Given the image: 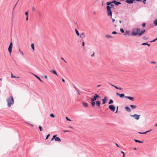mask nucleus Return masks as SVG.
<instances>
[{
	"label": "nucleus",
	"instance_id": "1",
	"mask_svg": "<svg viewBox=\"0 0 157 157\" xmlns=\"http://www.w3.org/2000/svg\"><path fill=\"white\" fill-rule=\"evenodd\" d=\"M6 101L7 102L8 107H10L11 105L14 103L13 97L12 96H10V97L8 98L6 100Z\"/></svg>",
	"mask_w": 157,
	"mask_h": 157
},
{
	"label": "nucleus",
	"instance_id": "2",
	"mask_svg": "<svg viewBox=\"0 0 157 157\" xmlns=\"http://www.w3.org/2000/svg\"><path fill=\"white\" fill-rule=\"evenodd\" d=\"M140 31L139 28H137L134 29L133 31L131 33V35L132 36H135L138 35L139 36V33Z\"/></svg>",
	"mask_w": 157,
	"mask_h": 157
},
{
	"label": "nucleus",
	"instance_id": "3",
	"mask_svg": "<svg viewBox=\"0 0 157 157\" xmlns=\"http://www.w3.org/2000/svg\"><path fill=\"white\" fill-rule=\"evenodd\" d=\"M140 115H138L136 114H135L133 115H131L130 116L134 118L136 120H138L140 118Z\"/></svg>",
	"mask_w": 157,
	"mask_h": 157
},
{
	"label": "nucleus",
	"instance_id": "4",
	"mask_svg": "<svg viewBox=\"0 0 157 157\" xmlns=\"http://www.w3.org/2000/svg\"><path fill=\"white\" fill-rule=\"evenodd\" d=\"M109 108L112 112H114L115 111V109L114 106L112 105H110L109 106Z\"/></svg>",
	"mask_w": 157,
	"mask_h": 157
},
{
	"label": "nucleus",
	"instance_id": "5",
	"mask_svg": "<svg viewBox=\"0 0 157 157\" xmlns=\"http://www.w3.org/2000/svg\"><path fill=\"white\" fill-rule=\"evenodd\" d=\"M13 47V44L12 42H11L9 45V47L8 48V51L11 54L12 52V48Z\"/></svg>",
	"mask_w": 157,
	"mask_h": 157
},
{
	"label": "nucleus",
	"instance_id": "6",
	"mask_svg": "<svg viewBox=\"0 0 157 157\" xmlns=\"http://www.w3.org/2000/svg\"><path fill=\"white\" fill-rule=\"evenodd\" d=\"M107 12L108 16H110L111 18H112V12L111 10H107Z\"/></svg>",
	"mask_w": 157,
	"mask_h": 157
},
{
	"label": "nucleus",
	"instance_id": "7",
	"mask_svg": "<svg viewBox=\"0 0 157 157\" xmlns=\"http://www.w3.org/2000/svg\"><path fill=\"white\" fill-rule=\"evenodd\" d=\"M116 94L117 96H119L120 98H122L124 97V94H120L118 93H116Z\"/></svg>",
	"mask_w": 157,
	"mask_h": 157
},
{
	"label": "nucleus",
	"instance_id": "8",
	"mask_svg": "<svg viewBox=\"0 0 157 157\" xmlns=\"http://www.w3.org/2000/svg\"><path fill=\"white\" fill-rule=\"evenodd\" d=\"M107 97L106 96H105L104 97V98L103 99H102V104H105L106 103V101L107 100Z\"/></svg>",
	"mask_w": 157,
	"mask_h": 157
},
{
	"label": "nucleus",
	"instance_id": "9",
	"mask_svg": "<svg viewBox=\"0 0 157 157\" xmlns=\"http://www.w3.org/2000/svg\"><path fill=\"white\" fill-rule=\"evenodd\" d=\"M134 1V0H126L125 2L129 4H131Z\"/></svg>",
	"mask_w": 157,
	"mask_h": 157
},
{
	"label": "nucleus",
	"instance_id": "10",
	"mask_svg": "<svg viewBox=\"0 0 157 157\" xmlns=\"http://www.w3.org/2000/svg\"><path fill=\"white\" fill-rule=\"evenodd\" d=\"M55 140L56 141H57L59 142H60L61 141L60 138L59 137H55Z\"/></svg>",
	"mask_w": 157,
	"mask_h": 157
},
{
	"label": "nucleus",
	"instance_id": "11",
	"mask_svg": "<svg viewBox=\"0 0 157 157\" xmlns=\"http://www.w3.org/2000/svg\"><path fill=\"white\" fill-rule=\"evenodd\" d=\"M125 98L128 99L130 100L133 101L134 100V98L130 96H125Z\"/></svg>",
	"mask_w": 157,
	"mask_h": 157
},
{
	"label": "nucleus",
	"instance_id": "12",
	"mask_svg": "<svg viewBox=\"0 0 157 157\" xmlns=\"http://www.w3.org/2000/svg\"><path fill=\"white\" fill-rule=\"evenodd\" d=\"M125 109H126L128 112H130L131 111V110L129 107L128 106H126L124 107Z\"/></svg>",
	"mask_w": 157,
	"mask_h": 157
},
{
	"label": "nucleus",
	"instance_id": "13",
	"mask_svg": "<svg viewBox=\"0 0 157 157\" xmlns=\"http://www.w3.org/2000/svg\"><path fill=\"white\" fill-rule=\"evenodd\" d=\"M96 105L98 107H99L100 106V103L99 101H96Z\"/></svg>",
	"mask_w": 157,
	"mask_h": 157
},
{
	"label": "nucleus",
	"instance_id": "14",
	"mask_svg": "<svg viewBox=\"0 0 157 157\" xmlns=\"http://www.w3.org/2000/svg\"><path fill=\"white\" fill-rule=\"evenodd\" d=\"M145 32V30H143L141 31V32L140 31V33H139V36H140L141 35L143 34Z\"/></svg>",
	"mask_w": 157,
	"mask_h": 157
},
{
	"label": "nucleus",
	"instance_id": "15",
	"mask_svg": "<svg viewBox=\"0 0 157 157\" xmlns=\"http://www.w3.org/2000/svg\"><path fill=\"white\" fill-rule=\"evenodd\" d=\"M33 75L35 76L38 79H39L41 82H42V81L41 79L37 75H35L33 74Z\"/></svg>",
	"mask_w": 157,
	"mask_h": 157
},
{
	"label": "nucleus",
	"instance_id": "16",
	"mask_svg": "<svg viewBox=\"0 0 157 157\" xmlns=\"http://www.w3.org/2000/svg\"><path fill=\"white\" fill-rule=\"evenodd\" d=\"M130 106L132 109H134L136 108V105H130Z\"/></svg>",
	"mask_w": 157,
	"mask_h": 157
},
{
	"label": "nucleus",
	"instance_id": "17",
	"mask_svg": "<svg viewBox=\"0 0 157 157\" xmlns=\"http://www.w3.org/2000/svg\"><path fill=\"white\" fill-rule=\"evenodd\" d=\"M50 72L52 73H54V74H55L56 75H58L56 71H55L54 70H52L50 71Z\"/></svg>",
	"mask_w": 157,
	"mask_h": 157
},
{
	"label": "nucleus",
	"instance_id": "18",
	"mask_svg": "<svg viewBox=\"0 0 157 157\" xmlns=\"http://www.w3.org/2000/svg\"><path fill=\"white\" fill-rule=\"evenodd\" d=\"M82 104L85 107H87L88 106V104L86 102H83Z\"/></svg>",
	"mask_w": 157,
	"mask_h": 157
},
{
	"label": "nucleus",
	"instance_id": "19",
	"mask_svg": "<svg viewBox=\"0 0 157 157\" xmlns=\"http://www.w3.org/2000/svg\"><path fill=\"white\" fill-rule=\"evenodd\" d=\"M97 99L96 98L94 97H94H93V98H92L91 99V101H95Z\"/></svg>",
	"mask_w": 157,
	"mask_h": 157
},
{
	"label": "nucleus",
	"instance_id": "20",
	"mask_svg": "<svg viewBox=\"0 0 157 157\" xmlns=\"http://www.w3.org/2000/svg\"><path fill=\"white\" fill-rule=\"evenodd\" d=\"M134 140L136 142H138L140 143H143V142L142 141H141L140 140H137L135 139Z\"/></svg>",
	"mask_w": 157,
	"mask_h": 157
},
{
	"label": "nucleus",
	"instance_id": "21",
	"mask_svg": "<svg viewBox=\"0 0 157 157\" xmlns=\"http://www.w3.org/2000/svg\"><path fill=\"white\" fill-rule=\"evenodd\" d=\"M106 37L107 38H112L113 37L109 35H106Z\"/></svg>",
	"mask_w": 157,
	"mask_h": 157
},
{
	"label": "nucleus",
	"instance_id": "22",
	"mask_svg": "<svg viewBox=\"0 0 157 157\" xmlns=\"http://www.w3.org/2000/svg\"><path fill=\"white\" fill-rule=\"evenodd\" d=\"M154 24L155 25H157V18L154 21Z\"/></svg>",
	"mask_w": 157,
	"mask_h": 157
},
{
	"label": "nucleus",
	"instance_id": "23",
	"mask_svg": "<svg viewBox=\"0 0 157 157\" xmlns=\"http://www.w3.org/2000/svg\"><path fill=\"white\" fill-rule=\"evenodd\" d=\"M91 105H92V107H94L95 104V102L94 101H92V102L91 103Z\"/></svg>",
	"mask_w": 157,
	"mask_h": 157
},
{
	"label": "nucleus",
	"instance_id": "24",
	"mask_svg": "<svg viewBox=\"0 0 157 157\" xmlns=\"http://www.w3.org/2000/svg\"><path fill=\"white\" fill-rule=\"evenodd\" d=\"M111 6H106V9L107 10H111Z\"/></svg>",
	"mask_w": 157,
	"mask_h": 157
},
{
	"label": "nucleus",
	"instance_id": "25",
	"mask_svg": "<svg viewBox=\"0 0 157 157\" xmlns=\"http://www.w3.org/2000/svg\"><path fill=\"white\" fill-rule=\"evenodd\" d=\"M113 103V101L112 99H110L109 102V104H112Z\"/></svg>",
	"mask_w": 157,
	"mask_h": 157
},
{
	"label": "nucleus",
	"instance_id": "26",
	"mask_svg": "<svg viewBox=\"0 0 157 157\" xmlns=\"http://www.w3.org/2000/svg\"><path fill=\"white\" fill-rule=\"evenodd\" d=\"M75 31L76 32V33L77 35L78 36H79V34L78 31L76 29H75Z\"/></svg>",
	"mask_w": 157,
	"mask_h": 157
},
{
	"label": "nucleus",
	"instance_id": "27",
	"mask_svg": "<svg viewBox=\"0 0 157 157\" xmlns=\"http://www.w3.org/2000/svg\"><path fill=\"white\" fill-rule=\"evenodd\" d=\"M114 87L117 89H119L120 90H122V88L121 87H118L116 86H114Z\"/></svg>",
	"mask_w": 157,
	"mask_h": 157
},
{
	"label": "nucleus",
	"instance_id": "28",
	"mask_svg": "<svg viewBox=\"0 0 157 157\" xmlns=\"http://www.w3.org/2000/svg\"><path fill=\"white\" fill-rule=\"evenodd\" d=\"M121 4V3L120 2H116L115 5L116 6H118L119 5Z\"/></svg>",
	"mask_w": 157,
	"mask_h": 157
},
{
	"label": "nucleus",
	"instance_id": "29",
	"mask_svg": "<svg viewBox=\"0 0 157 157\" xmlns=\"http://www.w3.org/2000/svg\"><path fill=\"white\" fill-rule=\"evenodd\" d=\"M94 96L96 98V99H97V98L99 97V96L98 95L96 94H95Z\"/></svg>",
	"mask_w": 157,
	"mask_h": 157
},
{
	"label": "nucleus",
	"instance_id": "30",
	"mask_svg": "<svg viewBox=\"0 0 157 157\" xmlns=\"http://www.w3.org/2000/svg\"><path fill=\"white\" fill-rule=\"evenodd\" d=\"M31 46L32 47V48L33 49V50H34V45L33 44H32L31 45Z\"/></svg>",
	"mask_w": 157,
	"mask_h": 157
},
{
	"label": "nucleus",
	"instance_id": "31",
	"mask_svg": "<svg viewBox=\"0 0 157 157\" xmlns=\"http://www.w3.org/2000/svg\"><path fill=\"white\" fill-rule=\"evenodd\" d=\"M85 34V33H82L81 35H80V37L81 38H83V37H84V36H82L83 35H84Z\"/></svg>",
	"mask_w": 157,
	"mask_h": 157
},
{
	"label": "nucleus",
	"instance_id": "32",
	"mask_svg": "<svg viewBox=\"0 0 157 157\" xmlns=\"http://www.w3.org/2000/svg\"><path fill=\"white\" fill-rule=\"evenodd\" d=\"M111 3V2H108L106 3V4L108 6H109V5H110Z\"/></svg>",
	"mask_w": 157,
	"mask_h": 157
},
{
	"label": "nucleus",
	"instance_id": "33",
	"mask_svg": "<svg viewBox=\"0 0 157 157\" xmlns=\"http://www.w3.org/2000/svg\"><path fill=\"white\" fill-rule=\"evenodd\" d=\"M50 116L52 117H55L54 114L53 113L50 114Z\"/></svg>",
	"mask_w": 157,
	"mask_h": 157
},
{
	"label": "nucleus",
	"instance_id": "34",
	"mask_svg": "<svg viewBox=\"0 0 157 157\" xmlns=\"http://www.w3.org/2000/svg\"><path fill=\"white\" fill-rule=\"evenodd\" d=\"M56 135H55L53 136V138L51 140L52 141L54 139L55 140V137H56Z\"/></svg>",
	"mask_w": 157,
	"mask_h": 157
},
{
	"label": "nucleus",
	"instance_id": "35",
	"mask_svg": "<svg viewBox=\"0 0 157 157\" xmlns=\"http://www.w3.org/2000/svg\"><path fill=\"white\" fill-rule=\"evenodd\" d=\"M120 31L122 33H124V31L123 29L121 28L120 29Z\"/></svg>",
	"mask_w": 157,
	"mask_h": 157
},
{
	"label": "nucleus",
	"instance_id": "36",
	"mask_svg": "<svg viewBox=\"0 0 157 157\" xmlns=\"http://www.w3.org/2000/svg\"><path fill=\"white\" fill-rule=\"evenodd\" d=\"M130 33V31L128 30H126L125 32V34H129Z\"/></svg>",
	"mask_w": 157,
	"mask_h": 157
},
{
	"label": "nucleus",
	"instance_id": "37",
	"mask_svg": "<svg viewBox=\"0 0 157 157\" xmlns=\"http://www.w3.org/2000/svg\"><path fill=\"white\" fill-rule=\"evenodd\" d=\"M39 128L40 131H42V128L41 126H39Z\"/></svg>",
	"mask_w": 157,
	"mask_h": 157
},
{
	"label": "nucleus",
	"instance_id": "38",
	"mask_svg": "<svg viewBox=\"0 0 157 157\" xmlns=\"http://www.w3.org/2000/svg\"><path fill=\"white\" fill-rule=\"evenodd\" d=\"M157 40V37L156 38H155V39L154 40L151 41L150 42H155V41Z\"/></svg>",
	"mask_w": 157,
	"mask_h": 157
},
{
	"label": "nucleus",
	"instance_id": "39",
	"mask_svg": "<svg viewBox=\"0 0 157 157\" xmlns=\"http://www.w3.org/2000/svg\"><path fill=\"white\" fill-rule=\"evenodd\" d=\"M50 135V134H48L47 136L46 137V139H45L46 140L48 138V137Z\"/></svg>",
	"mask_w": 157,
	"mask_h": 157
},
{
	"label": "nucleus",
	"instance_id": "40",
	"mask_svg": "<svg viewBox=\"0 0 157 157\" xmlns=\"http://www.w3.org/2000/svg\"><path fill=\"white\" fill-rule=\"evenodd\" d=\"M112 33L113 34H116L117 33L115 31H113L112 32Z\"/></svg>",
	"mask_w": 157,
	"mask_h": 157
},
{
	"label": "nucleus",
	"instance_id": "41",
	"mask_svg": "<svg viewBox=\"0 0 157 157\" xmlns=\"http://www.w3.org/2000/svg\"><path fill=\"white\" fill-rule=\"evenodd\" d=\"M147 43H144L142 44V45H147Z\"/></svg>",
	"mask_w": 157,
	"mask_h": 157
},
{
	"label": "nucleus",
	"instance_id": "42",
	"mask_svg": "<svg viewBox=\"0 0 157 157\" xmlns=\"http://www.w3.org/2000/svg\"><path fill=\"white\" fill-rule=\"evenodd\" d=\"M146 24L145 23H143L142 24V26L143 27H145V26Z\"/></svg>",
	"mask_w": 157,
	"mask_h": 157
},
{
	"label": "nucleus",
	"instance_id": "43",
	"mask_svg": "<svg viewBox=\"0 0 157 157\" xmlns=\"http://www.w3.org/2000/svg\"><path fill=\"white\" fill-rule=\"evenodd\" d=\"M25 14L26 16H28V11L25 12Z\"/></svg>",
	"mask_w": 157,
	"mask_h": 157
},
{
	"label": "nucleus",
	"instance_id": "44",
	"mask_svg": "<svg viewBox=\"0 0 157 157\" xmlns=\"http://www.w3.org/2000/svg\"><path fill=\"white\" fill-rule=\"evenodd\" d=\"M116 0H114V1H113L112 2H111V3H114L115 4V3H116Z\"/></svg>",
	"mask_w": 157,
	"mask_h": 157
},
{
	"label": "nucleus",
	"instance_id": "45",
	"mask_svg": "<svg viewBox=\"0 0 157 157\" xmlns=\"http://www.w3.org/2000/svg\"><path fill=\"white\" fill-rule=\"evenodd\" d=\"M11 78H16V77L15 76H13V75L12 73H11Z\"/></svg>",
	"mask_w": 157,
	"mask_h": 157
},
{
	"label": "nucleus",
	"instance_id": "46",
	"mask_svg": "<svg viewBox=\"0 0 157 157\" xmlns=\"http://www.w3.org/2000/svg\"><path fill=\"white\" fill-rule=\"evenodd\" d=\"M114 6V5L113 4H111L110 5V6H111V7H113V6Z\"/></svg>",
	"mask_w": 157,
	"mask_h": 157
},
{
	"label": "nucleus",
	"instance_id": "47",
	"mask_svg": "<svg viewBox=\"0 0 157 157\" xmlns=\"http://www.w3.org/2000/svg\"><path fill=\"white\" fill-rule=\"evenodd\" d=\"M66 119L67 121H71V120L69 119L67 117H66Z\"/></svg>",
	"mask_w": 157,
	"mask_h": 157
},
{
	"label": "nucleus",
	"instance_id": "48",
	"mask_svg": "<svg viewBox=\"0 0 157 157\" xmlns=\"http://www.w3.org/2000/svg\"><path fill=\"white\" fill-rule=\"evenodd\" d=\"M118 106H117V107L116 111L115 112V113H117L118 110Z\"/></svg>",
	"mask_w": 157,
	"mask_h": 157
},
{
	"label": "nucleus",
	"instance_id": "49",
	"mask_svg": "<svg viewBox=\"0 0 157 157\" xmlns=\"http://www.w3.org/2000/svg\"><path fill=\"white\" fill-rule=\"evenodd\" d=\"M19 51L20 52H21V53L22 54V55H24V54H23V52H22L20 50V49H19Z\"/></svg>",
	"mask_w": 157,
	"mask_h": 157
},
{
	"label": "nucleus",
	"instance_id": "50",
	"mask_svg": "<svg viewBox=\"0 0 157 157\" xmlns=\"http://www.w3.org/2000/svg\"><path fill=\"white\" fill-rule=\"evenodd\" d=\"M61 59L63 60L66 63H67V62L65 61V60L64 59L63 57H61Z\"/></svg>",
	"mask_w": 157,
	"mask_h": 157
},
{
	"label": "nucleus",
	"instance_id": "51",
	"mask_svg": "<svg viewBox=\"0 0 157 157\" xmlns=\"http://www.w3.org/2000/svg\"><path fill=\"white\" fill-rule=\"evenodd\" d=\"M32 10L33 11H35V8L34 6L32 7Z\"/></svg>",
	"mask_w": 157,
	"mask_h": 157
},
{
	"label": "nucleus",
	"instance_id": "52",
	"mask_svg": "<svg viewBox=\"0 0 157 157\" xmlns=\"http://www.w3.org/2000/svg\"><path fill=\"white\" fill-rule=\"evenodd\" d=\"M151 63L152 64H155L156 63V62H155L153 61L151 62Z\"/></svg>",
	"mask_w": 157,
	"mask_h": 157
},
{
	"label": "nucleus",
	"instance_id": "53",
	"mask_svg": "<svg viewBox=\"0 0 157 157\" xmlns=\"http://www.w3.org/2000/svg\"><path fill=\"white\" fill-rule=\"evenodd\" d=\"M18 1L17 2V3H16V4L15 5V6H14V8H13V9H14L15 8V7L17 5V3H18Z\"/></svg>",
	"mask_w": 157,
	"mask_h": 157
},
{
	"label": "nucleus",
	"instance_id": "54",
	"mask_svg": "<svg viewBox=\"0 0 157 157\" xmlns=\"http://www.w3.org/2000/svg\"><path fill=\"white\" fill-rule=\"evenodd\" d=\"M112 19L113 22H114L115 21V20L113 18H112Z\"/></svg>",
	"mask_w": 157,
	"mask_h": 157
},
{
	"label": "nucleus",
	"instance_id": "55",
	"mask_svg": "<svg viewBox=\"0 0 157 157\" xmlns=\"http://www.w3.org/2000/svg\"><path fill=\"white\" fill-rule=\"evenodd\" d=\"M94 52L91 55V57H93L94 56Z\"/></svg>",
	"mask_w": 157,
	"mask_h": 157
},
{
	"label": "nucleus",
	"instance_id": "56",
	"mask_svg": "<svg viewBox=\"0 0 157 157\" xmlns=\"http://www.w3.org/2000/svg\"><path fill=\"white\" fill-rule=\"evenodd\" d=\"M69 131H68V130H64V131H63V132H69Z\"/></svg>",
	"mask_w": 157,
	"mask_h": 157
},
{
	"label": "nucleus",
	"instance_id": "57",
	"mask_svg": "<svg viewBox=\"0 0 157 157\" xmlns=\"http://www.w3.org/2000/svg\"><path fill=\"white\" fill-rule=\"evenodd\" d=\"M146 1V0H143V2L144 4H145V2Z\"/></svg>",
	"mask_w": 157,
	"mask_h": 157
},
{
	"label": "nucleus",
	"instance_id": "58",
	"mask_svg": "<svg viewBox=\"0 0 157 157\" xmlns=\"http://www.w3.org/2000/svg\"><path fill=\"white\" fill-rule=\"evenodd\" d=\"M85 43L84 42H83L82 43V46H84Z\"/></svg>",
	"mask_w": 157,
	"mask_h": 157
},
{
	"label": "nucleus",
	"instance_id": "59",
	"mask_svg": "<svg viewBox=\"0 0 157 157\" xmlns=\"http://www.w3.org/2000/svg\"><path fill=\"white\" fill-rule=\"evenodd\" d=\"M151 130H151V129L150 130H148V131H146L147 133V132H150V131H151Z\"/></svg>",
	"mask_w": 157,
	"mask_h": 157
},
{
	"label": "nucleus",
	"instance_id": "60",
	"mask_svg": "<svg viewBox=\"0 0 157 157\" xmlns=\"http://www.w3.org/2000/svg\"><path fill=\"white\" fill-rule=\"evenodd\" d=\"M74 88H75V90L77 91H78V90L75 87V86H74Z\"/></svg>",
	"mask_w": 157,
	"mask_h": 157
},
{
	"label": "nucleus",
	"instance_id": "61",
	"mask_svg": "<svg viewBox=\"0 0 157 157\" xmlns=\"http://www.w3.org/2000/svg\"><path fill=\"white\" fill-rule=\"evenodd\" d=\"M44 77L46 79H47L48 78H47V75L44 76Z\"/></svg>",
	"mask_w": 157,
	"mask_h": 157
},
{
	"label": "nucleus",
	"instance_id": "62",
	"mask_svg": "<svg viewBox=\"0 0 157 157\" xmlns=\"http://www.w3.org/2000/svg\"><path fill=\"white\" fill-rule=\"evenodd\" d=\"M121 152L123 154V155H124V152L123 151H121Z\"/></svg>",
	"mask_w": 157,
	"mask_h": 157
},
{
	"label": "nucleus",
	"instance_id": "63",
	"mask_svg": "<svg viewBox=\"0 0 157 157\" xmlns=\"http://www.w3.org/2000/svg\"><path fill=\"white\" fill-rule=\"evenodd\" d=\"M26 21L28 20V16H26Z\"/></svg>",
	"mask_w": 157,
	"mask_h": 157
},
{
	"label": "nucleus",
	"instance_id": "64",
	"mask_svg": "<svg viewBox=\"0 0 157 157\" xmlns=\"http://www.w3.org/2000/svg\"><path fill=\"white\" fill-rule=\"evenodd\" d=\"M62 81L63 82H65V80L63 79H62Z\"/></svg>",
	"mask_w": 157,
	"mask_h": 157
}]
</instances>
